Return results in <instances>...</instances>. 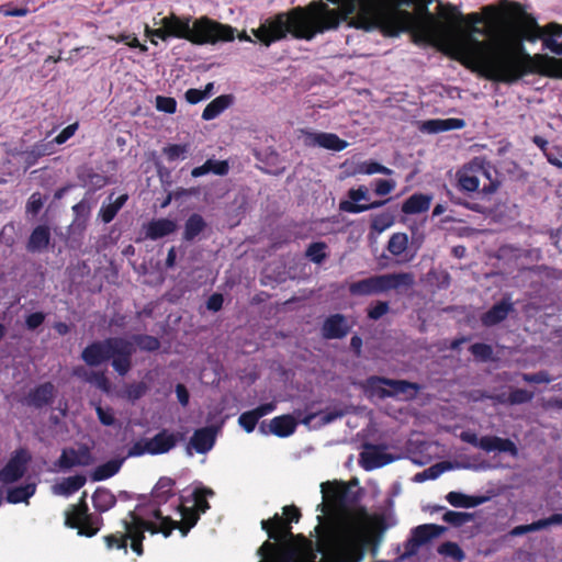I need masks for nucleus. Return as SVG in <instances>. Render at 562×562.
I'll list each match as a JSON object with an SVG mask.
<instances>
[{
	"mask_svg": "<svg viewBox=\"0 0 562 562\" xmlns=\"http://www.w3.org/2000/svg\"><path fill=\"white\" fill-rule=\"evenodd\" d=\"M209 494H181L180 510L183 519L193 527L200 518L202 513H205L209 508L206 496Z\"/></svg>",
	"mask_w": 562,
	"mask_h": 562,
	"instance_id": "11",
	"label": "nucleus"
},
{
	"mask_svg": "<svg viewBox=\"0 0 562 562\" xmlns=\"http://www.w3.org/2000/svg\"><path fill=\"white\" fill-rule=\"evenodd\" d=\"M438 553L450 557L457 561H462L465 557L460 546L452 541H446L438 547Z\"/></svg>",
	"mask_w": 562,
	"mask_h": 562,
	"instance_id": "49",
	"label": "nucleus"
},
{
	"mask_svg": "<svg viewBox=\"0 0 562 562\" xmlns=\"http://www.w3.org/2000/svg\"><path fill=\"white\" fill-rule=\"evenodd\" d=\"M86 482L87 477L82 474L68 476L54 486V492H78Z\"/></svg>",
	"mask_w": 562,
	"mask_h": 562,
	"instance_id": "42",
	"label": "nucleus"
},
{
	"mask_svg": "<svg viewBox=\"0 0 562 562\" xmlns=\"http://www.w3.org/2000/svg\"><path fill=\"white\" fill-rule=\"evenodd\" d=\"M414 276L409 272H394L371 276L369 278L350 283L351 295L369 296L385 293L401 288H411L414 284Z\"/></svg>",
	"mask_w": 562,
	"mask_h": 562,
	"instance_id": "7",
	"label": "nucleus"
},
{
	"mask_svg": "<svg viewBox=\"0 0 562 562\" xmlns=\"http://www.w3.org/2000/svg\"><path fill=\"white\" fill-rule=\"evenodd\" d=\"M55 143L52 142H40L33 146V148L27 153L26 161L29 165L34 164V161L42 156L52 155L55 151Z\"/></svg>",
	"mask_w": 562,
	"mask_h": 562,
	"instance_id": "46",
	"label": "nucleus"
},
{
	"mask_svg": "<svg viewBox=\"0 0 562 562\" xmlns=\"http://www.w3.org/2000/svg\"><path fill=\"white\" fill-rule=\"evenodd\" d=\"M218 428L206 426L194 430L187 446V454L192 456V450L205 454L211 451L215 445Z\"/></svg>",
	"mask_w": 562,
	"mask_h": 562,
	"instance_id": "12",
	"label": "nucleus"
},
{
	"mask_svg": "<svg viewBox=\"0 0 562 562\" xmlns=\"http://www.w3.org/2000/svg\"><path fill=\"white\" fill-rule=\"evenodd\" d=\"M187 150V146L184 145H169L164 148V153L170 161L184 158Z\"/></svg>",
	"mask_w": 562,
	"mask_h": 562,
	"instance_id": "64",
	"label": "nucleus"
},
{
	"mask_svg": "<svg viewBox=\"0 0 562 562\" xmlns=\"http://www.w3.org/2000/svg\"><path fill=\"white\" fill-rule=\"evenodd\" d=\"M55 392L56 390L54 384L50 382H45L31 390L25 398V402L29 406L42 408L53 402Z\"/></svg>",
	"mask_w": 562,
	"mask_h": 562,
	"instance_id": "20",
	"label": "nucleus"
},
{
	"mask_svg": "<svg viewBox=\"0 0 562 562\" xmlns=\"http://www.w3.org/2000/svg\"><path fill=\"white\" fill-rule=\"evenodd\" d=\"M72 375L103 392H109L110 390V382L104 372L92 371L82 366H78L72 369Z\"/></svg>",
	"mask_w": 562,
	"mask_h": 562,
	"instance_id": "24",
	"label": "nucleus"
},
{
	"mask_svg": "<svg viewBox=\"0 0 562 562\" xmlns=\"http://www.w3.org/2000/svg\"><path fill=\"white\" fill-rule=\"evenodd\" d=\"M160 26L150 31V35L162 41L170 37L183 38L195 45H216L221 42H232L235 38V29L220 23L207 16L192 19L180 18L173 13L161 18Z\"/></svg>",
	"mask_w": 562,
	"mask_h": 562,
	"instance_id": "2",
	"label": "nucleus"
},
{
	"mask_svg": "<svg viewBox=\"0 0 562 562\" xmlns=\"http://www.w3.org/2000/svg\"><path fill=\"white\" fill-rule=\"evenodd\" d=\"M156 108L158 111L172 114L176 112L177 102L173 98L157 95Z\"/></svg>",
	"mask_w": 562,
	"mask_h": 562,
	"instance_id": "59",
	"label": "nucleus"
},
{
	"mask_svg": "<svg viewBox=\"0 0 562 562\" xmlns=\"http://www.w3.org/2000/svg\"><path fill=\"white\" fill-rule=\"evenodd\" d=\"M481 449L485 452L507 453L514 458L518 456V448L513 440L497 436H483Z\"/></svg>",
	"mask_w": 562,
	"mask_h": 562,
	"instance_id": "19",
	"label": "nucleus"
},
{
	"mask_svg": "<svg viewBox=\"0 0 562 562\" xmlns=\"http://www.w3.org/2000/svg\"><path fill=\"white\" fill-rule=\"evenodd\" d=\"M124 529L127 530V541L131 540V548L137 554L142 555L144 552L143 540L145 539V529L142 526L137 527L127 525V520H124Z\"/></svg>",
	"mask_w": 562,
	"mask_h": 562,
	"instance_id": "39",
	"label": "nucleus"
},
{
	"mask_svg": "<svg viewBox=\"0 0 562 562\" xmlns=\"http://www.w3.org/2000/svg\"><path fill=\"white\" fill-rule=\"evenodd\" d=\"M124 459H112L97 467L90 474L93 482H99L112 477L122 468Z\"/></svg>",
	"mask_w": 562,
	"mask_h": 562,
	"instance_id": "35",
	"label": "nucleus"
},
{
	"mask_svg": "<svg viewBox=\"0 0 562 562\" xmlns=\"http://www.w3.org/2000/svg\"><path fill=\"white\" fill-rule=\"evenodd\" d=\"M283 515L284 518L276 514L273 518L261 521L262 529L268 532L270 539L283 541L291 537L292 532L290 524L297 522L301 517L299 508L294 505L284 506Z\"/></svg>",
	"mask_w": 562,
	"mask_h": 562,
	"instance_id": "9",
	"label": "nucleus"
},
{
	"mask_svg": "<svg viewBox=\"0 0 562 562\" xmlns=\"http://www.w3.org/2000/svg\"><path fill=\"white\" fill-rule=\"evenodd\" d=\"M358 479L353 477L349 482L341 480H333L321 483V492H352V488L358 486Z\"/></svg>",
	"mask_w": 562,
	"mask_h": 562,
	"instance_id": "43",
	"label": "nucleus"
},
{
	"mask_svg": "<svg viewBox=\"0 0 562 562\" xmlns=\"http://www.w3.org/2000/svg\"><path fill=\"white\" fill-rule=\"evenodd\" d=\"M91 206L87 200H81L77 204L72 206V212L75 214V223L82 221V223L86 222V220L89 217Z\"/></svg>",
	"mask_w": 562,
	"mask_h": 562,
	"instance_id": "58",
	"label": "nucleus"
},
{
	"mask_svg": "<svg viewBox=\"0 0 562 562\" xmlns=\"http://www.w3.org/2000/svg\"><path fill=\"white\" fill-rule=\"evenodd\" d=\"M408 248V236L405 233H394L387 243V250L393 256H402Z\"/></svg>",
	"mask_w": 562,
	"mask_h": 562,
	"instance_id": "44",
	"label": "nucleus"
},
{
	"mask_svg": "<svg viewBox=\"0 0 562 562\" xmlns=\"http://www.w3.org/2000/svg\"><path fill=\"white\" fill-rule=\"evenodd\" d=\"M95 412L102 425L113 426L115 424V417L112 408H103L101 405H95Z\"/></svg>",
	"mask_w": 562,
	"mask_h": 562,
	"instance_id": "61",
	"label": "nucleus"
},
{
	"mask_svg": "<svg viewBox=\"0 0 562 562\" xmlns=\"http://www.w3.org/2000/svg\"><path fill=\"white\" fill-rule=\"evenodd\" d=\"M373 385H386L390 389L383 390V396L405 395L406 398L414 397L419 391V385L404 380H392L387 378L374 376L370 379Z\"/></svg>",
	"mask_w": 562,
	"mask_h": 562,
	"instance_id": "13",
	"label": "nucleus"
},
{
	"mask_svg": "<svg viewBox=\"0 0 562 562\" xmlns=\"http://www.w3.org/2000/svg\"><path fill=\"white\" fill-rule=\"evenodd\" d=\"M457 178L460 190L465 192L477 191L482 178L487 181V183H483L481 190L485 195L495 193L501 186L497 170L490 161L482 157H475L463 166L457 172Z\"/></svg>",
	"mask_w": 562,
	"mask_h": 562,
	"instance_id": "5",
	"label": "nucleus"
},
{
	"mask_svg": "<svg viewBox=\"0 0 562 562\" xmlns=\"http://www.w3.org/2000/svg\"><path fill=\"white\" fill-rule=\"evenodd\" d=\"M543 45L550 52L562 55V25L551 23L542 31Z\"/></svg>",
	"mask_w": 562,
	"mask_h": 562,
	"instance_id": "27",
	"label": "nucleus"
},
{
	"mask_svg": "<svg viewBox=\"0 0 562 562\" xmlns=\"http://www.w3.org/2000/svg\"><path fill=\"white\" fill-rule=\"evenodd\" d=\"M431 196L423 193L411 195L402 205L405 214H418L426 212L430 207Z\"/></svg>",
	"mask_w": 562,
	"mask_h": 562,
	"instance_id": "33",
	"label": "nucleus"
},
{
	"mask_svg": "<svg viewBox=\"0 0 562 562\" xmlns=\"http://www.w3.org/2000/svg\"><path fill=\"white\" fill-rule=\"evenodd\" d=\"M470 351L476 359L481 361L490 360L493 355V348L490 345L483 342L473 344L470 347Z\"/></svg>",
	"mask_w": 562,
	"mask_h": 562,
	"instance_id": "53",
	"label": "nucleus"
},
{
	"mask_svg": "<svg viewBox=\"0 0 562 562\" xmlns=\"http://www.w3.org/2000/svg\"><path fill=\"white\" fill-rule=\"evenodd\" d=\"M552 525H562V514H552L548 518L539 519L528 525H519L509 531L513 537L522 536L531 531H537Z\"/></svg>",
	"mask_w": 562,
	"mask_h": 562,
	"instance_id": "28",
	"label": "nucleus"
},
{
	"mask_svg": "<svg viewBox=\"0 0 562 562\" xmlns=\"http://www.w3.org/2000/svg\"><path fill=\"white\" fill-rule=\"evenodd\" d=\"M350 326L341 314H334L327 317L322 326V336L325 339H341L347 336Z\"/></svg>",
	"mask_w": 562,
	"mask_h": 562,
	"instance_id": "18",
	"label": "nucleus"
},
{
	"mask_svg": "<svg viewBox=\"0 0 562 562\" xmlns=\"http://www.w3.org/2000/svg\"><path fill=\"white\" fill-rule=\"evenodd\" d=\"M233 102V98L228 94H222L214 100H212L203 110L202 119L205 121H211L217 117L222 112H224Z\"/></svg>",
	"mask_w": 562,
	"mask_h": 562,
	"instance_id": "34",
	"label": "nucleus"
},
{
	"mask_svg": "<svg viewBox=\"0 0 562 562\" xmlns=\"http://www.w3.org/2000/svg\"><path fill=\"white\" fill-rule=\"evenodd\" d=\"M394 224V216L384 212L381 214H376L371 220V228L376 233H382L385 229L390 228Z\"/></svg>",
	"mask_w": 562,
	"mask_h": 562,
	"instance_id": "51",
	"label": "nucleus"
},
{
	"mask_svg": "<svg viewBox=\"0 0 562 562\" xmlns=\"http://www.w3.org/2000/svg\"><path fill=\"white\" fill-rule=\"evenodd\" d=\"M453 469V465L449 461L438 462L424 471L416 473L413 477L414 482H425L427 480H436L443 472Z\"/></svg>",
	"mask_w": 562,
	"mask_h": 562,
	"instance_id": "38",
	"label": "nucleus"
},
{
	"mask_svg": "<svg viewBox=\"0 0 562 562\" xmlns=\"http://www.w3.org/2000/svg\"><path fill=\"white\" fill-rule=\"evenodd\" d=\"M446 499L453 507L471 508L491 499V495L447 494Z\"/></svg>",
	"mask_w": 562,
	"mask_h": 562,
	"instance_id": "31",
	"label": "nucleus"
},
{
	"mask_svg": "<svg viewBox=\"0 0 562 562\" xmlns=\"http://www.w3.org/2000/svg\"><path fill=\"white\" fill-rule=\"evenodd\" d=\"M465 126L462 119H431L423 121L419 130L423 133L437 134L446 131L461 130Z\"/></svg>",
	"mask_w": 562,
	"mask_h": 562,
	"instance_id": "21",
	"label": "nucleus"
},
{
	"mask_svg": "<svg viewBox=\"0 0 562 562\" xmlns=\"http://www.w3.org/2000/svg\"><path fill=\"white\" fill-rule=\"evenodd\" d=\"M167 494H150L146 499L144 497L135 507L134 510L128 513L130 521L127 525L150 531L151 533H162L169 537L171 532L179 527V522L171 519L169 516H164L160 509L161 502H167Z\"/></svg>",
	"mask_w": 562,
	"mask_h": 562,
	"instance_id": "4",
	"label": "nucleus"
},
{
	"mask_svg": "<svg viewBox=\"0 0 562 562\" xmlns=\"http://www.w3.org/2000/svg\"><path fill=\"white\" fill-rule=\"evenodd\" d=\"M533 398V393L524 389H515L508 395V402L512 405L525 404Z\"/></svg>",
	"mask_w": 562,
	"mask_h": 562,
	"instance_id": "54",
	"label": "nucleus"
},
{
	"mask_svg": "<svg viewBox=\"0 0 562 562\" xmlns=\"http://www.w3.org/2000/svg\"><path fill=\"white\" fill-rule=\"evenodd\" d=\"M92 503L98 512L104 513L115 505V494H92Z\"/></svg>",
	"mask_w": 562,
	"mask_h": 562,
	"instance_id": "50",
	"label": "nucleus"
},
{
	"mask_svg": "<svg viewBox=\"0 0 562 562\" xmlns=\"http://www.w3.org/2000/svg\"><path fill=\"white\" fill-rule=\"evenodd\" d=\"M385 528L384 519L379 518L375 520L374 526L363 533H358L353 529V544H348L334 551L326 557L325 562H361L364 558L363 548H379Z\"/></svg>",
	"mask_w": 562,
	"mask_h": 562,
	"instance_id": "6",
	"label": "nucleus"
},
{
	"mask_svg": "<svg viewBox=\"0 0 562 562\" xmlns=\"http://www.w3.org/2000/svg\"><path fill=\"white\" fill-rule=\"evenodd\" d=\"M50 241V231L46 225L36 226L27 240L26 249L30 252H41L45 250Z\"/></svg>",
	"mask_w": 562,
	"mask_h": 562,
	"instance_id": "26",
	"label": "nucleus"
},
{
	"mask_svg": "<svg viewBox=\"0 0 562 562\" xmlns=\"http://www.w3.org/2000/svg\"><path fill=\"white\" fill-rule=\"evenodd\" d=\"M206 228V222L200 214H192L184 223L183 239L194 240Z\"/></svg>",
	"mask_w": 562,
	"mask_h": 562,
	"instance_id": "37",
	"label": "nucleus"
},
{
	"mask_svg": "<svg viewBox=\"0 0 562 562\" xmlns=\"http://www.w3.org/2000/svg\"><path fill=\"white\" fill-rule=\"evenodd\" d=\"M323 501L318 504V507H322V512L324 515L335 516L338 514L340 507L344 505L345 501L352 499L353 504L360 501V496L362 494H327L324 493Z\"/></svg>",
	"mask_w": 562,
	"mask_h": 562,
	"instance_id": "23",
	"label": "nucleus"
},
{
	"mask_svg": "<svg viewBox=\"0 0 562 562\" xmlns=\"http://www.w3.org/2000/svg\"><path fill=\"white\" fill-rule=\"evenodd\" d=\"M114 193H111L108 198V203L103 202L101 209L99 211V217L105 224L112 222L119 211L124 206L126 201L128 200L127 194H122L113 200Z\"/></svg>",
	"mask_w": 562,
	"mask_h": 562,
	"instance_id": "29",
	"label": "nucleus"
},
{
	"mask_svg": "<svg viewBox=\"0 0 562 562\" xmlns=\"http://www.w3.org/2000/svg\"><path fill=\"white\" fill-rule=\"evenodd\" d=\"M514 310L510 299L504 297L481 316V323L486 327L495 326L505 321Z\"/></svg>",
	"mask_w": 562,
	"mask_h": 562,
	"instance_id": "17",
	"label": "nucleus"
},
{
	"mask_svg": "<svg viewBox=\"0 0 562 562\" xmlns=\"http://www.w3.org/2000/svg\"><path fill=\"white\" fill-rule=\"evenodd\" d=\"M375 173L390 176L393 173V170L373 160L361 161L353 169V175L371 176Z\"/></svg>",
	"mask_w": 562,
	"mask_h": 562,
	"instance_id": "41",
	"label": "nucleus"
},
{
	"mask_svg": "<svg viewBox=\"0 0 562 562\" xmlns=\"http://www.w3.org/2000/svg\"><path fill=\"white\" fill-rule=\"evenodd\" d=\"M91 462V453L88 448H68L61 451L60 457L54 463L57 471L66 472L75 467H85Z\"/></svg>",
	"mask_w": 562,
	"mask_h": 562,
	"instance_id": "15",
	"label": "nucleus"
},
{
	"mask_svg": "<svg viewBox=\"0 0 562 562\" xmlns=\"http://www.w3.org/2000/svg\"><path fill=\"white\" fill-rule=\"evenodd\" d=\"M325 244L324 243H313L308 246L306 250V256L315 263H321L325 257Z\"/></svg>",
	"mask_w": 562,
	"mask_h": 562,
	"instance_id": "55",
	"label": "nucleus"
},
{
	"mask_svg": "<svg viewBox=\"0 0 562 562\" xmlns=\"http://www.w3.org/2000/svg\"><path fill=\"white\" fill-rule=\"evenodd\" d=\"M135 346L123 337H110L89 344L81 351L82 361L89 367H99L109 360L113 370L125 376L132 369V357Z\"/></svg>",
	"mask_w": 562,
	"mask_h": 562,
	"instance_id": "3",
	"label": "nucleus"
},
{
	"mask_svg": "<svg viewBox=\"0 0 562 562\" xmlns=\"http://www.w3.org/2000/svg\"><path fill=\"white\" fill-rule=\"evenodd\" d=\"M177 435L164 429L153 438L147 439V451L149 454H162L170 451L177 445Z\"/></svg>",
	"mask_w": 562,
	"mask_h": 562,
	"instance_id": "22",
	"label": "nucleus"
},
{
	"mask_svg": "<svg viewBox=\"0 0 562 562\" xmlns=\"http://www.w3.org/2000/svg\"><path fill=\"white\" fill-rule=\"evenodd\" d=\"M467 20L473 25L469 34L457 38L453 44L458 57L490 80L508 83L518 80L526 72V64L515 49L505 43L490 45L479 41L474 34L485 35V31L475 25L482 23V18L471 13Z\"/></svg>",
	"mask_w": 562,
	"mask_h": 562,
	"instance_id": "1",
	"label": "nucleus"
},
{
	"mask_svg": "<svg viewBox=\"0 0 562 562\" xmlns=\"http://www.w3.org/2000/svg\"><path fill=\"white\" fill-rule=\"evenodd\" d=\"M521 379L527 383H550L552 378L547 371H539L537 373H522Z\"/></svg>",
	"mask_w": 562,
	"mask_h": 562,
	"instance_id": "62",
	"label": "nucleus"
},
{
	"mask_svg": "<svg viewBox=\"0 0 562 562\" xmlns=\"http://www.w3.org/2000/svg\"><path fill=\"white\" fill-rule=\"evenodd\" d=\"M258 420V417L252 411L245 412L238 417V424L246 432L254 431Z\"/></svg>",
	"mask_w": 562,
	"mask_h": 562,
	"instance_id": "56",
	"label": "nucleus"
},
{
	"mask_svg": "<svg viewBox=\"0 0 562 562\" xmlns=\"http://www.w3.org/2000/svg\"><path fill=\"white\" fill-rule=\"evenodd\" d=\"M384 204H385V201H375V202H372L369 204H356V203H351V202H340L339 209H340V211H344L347 213L358 214V213H362V212H366L369 210L381 207Z\"/></svg>",
	"mask_w": 562,
	"mask_h": 562,
	"instance_id": "48",
	"label": "nucleus"
},
{
	"mask_svg": "<svg viewBox=\"0 0 562 562\" xmlns=\"http://www.w3.org/2000/svg\"><path fill=\"white\" fill-rule=\"evenodd\" d=\"M177 228L175 221L169 218L153 220L144 226L145 237L150 240H157L172 234Z\"/></svg>",
	"mask_w": 562,
	"mask_h": 562,
	"instance_id": "25",
	"label": "nucleus"
},
{
	"mask_svg": "<svg viewBox=\"0 0 562 562\" xmlns=\"http://www.w3.org/2000/svg\"><path fill=\"white\" fill-rule=\"evenodd\" d=\"M103 540L109 550L123 549L127 552V530L106 535L103 537Z\"/></svg>",
	"mask_w": 562,
	"mask_h": 562,
	"instance_id": "47",
	"label": "nucleus"
},
{
	"mask_svg": "<svg viewBox=\"0 0 562 562\" xmlns=\"http://www.w3.org/2000/svg\"><path fill=\"white\" fill-rule=\"evenodd\" d=\"M305 136L306 144L310 146H318L334 151H341L348 146L346 140L334 133L305 132Z\"/></svg>",
	"mask_w": 562,
	"mask_h": 562,
	"instance_id": "16",
	"label": "nucleus"
},
{
	"mask_svg": "<svg viewBox=\"0 0 562 562\" xmlns=\"http://www.w3.org/2000/svg\"><path fill=\"white\" fill-rule=\"evenodd\" d=\"M297 423L291 415L277 416L270 420V431L281 438L289 437L296 429Z\"/></svg>",
	"mask_w": 562,
	"mask_h": 562,
	"instance_id": "30",
	"label": "nucleus"
},
{
	"mask_svg": "<svg viewBox=\"0 0 562 562\" xmlns=\"http://www.w3.org/2000/svg\"><path fill=\"white\" fill-rule=\"evenodd\" d=\"M32 454L26 448L14 450L7 464L0 470V482L11 484L18 482L26 472Z\"/></svg>",
	"mask_w": 562,
	"mask_h": 562,
	"instance_id": "10",
	"label": "nucleus"
},
{
	"mask_svg": "<svg viewBox=\"0 0 562 562\" xmlns=\"http://www.w3.org/2000/svg\"><path fill=\"white\" fill-rule=\"evenodd\" d=\"M442 519L452 526L460 527L470 519V515L467 513L447 510Z\"/></svg>",
	"mask_w": 562,
	"mask_h": 562,
	"instance_id": "57",
	"label": "nucleus"
},
{
	"mask_svg": "<svg viewBox=\"0 0 562 562\" xmlns=\"http://www.w3.org/2000/svg\"><path fill=\"white\" fill-rule=\"evenodd\" d=\"M88 494H82L77 504L70 505L65 510V526L77 529L79 536L93 537L100 530L101 520L89 513L86 501Z\"/></svg>",
	"mask_w": 562,
	"mask_h": 562,
	"instance_id": "8",
	"label": "nucleus"
},
{
	"mask_svg": "<svg viewBox=\"0 0 562 562\" xmlns=\"http://www.w3.org/2000/svg\"><path fill=\"white\" fill-rule=\"evenodd\" d=\"M398 457L386 452L385 448L380 446H367L360 453V464L363 469L370 471L381 467H384Z\"/></svg>",
	"mask_w": 562,
	"mask_h": 562,
	"instance_id": "14",
	"label": "nucleus"
},
{
	"mask_svg": "<svg viewBox=\"0 0 562 562\" xmlns=\"http://www.w3.org/2000/svg\"><path fill=\"white\" fill-rule=\"evenodd\" d=\"M443 530L445 528L439 525L425 524L415 527L412 530V536L423 546L431 539L439 537Z\"/></svg>",
	"mask_w": 562,
	"mask_h": 562,
	"instance_id": "36",
	"label": "nucleus"
},
{
	"mask_svg": "<svg viewBox=\"0 0 562 562\" xmlns=\"http://www.w3.org/2000/svg\"><path fill=\"white\" fill-rule=\"evenodd\" d=\"M390 310L387 302L379 301L368 310V317L373 321L380 319Z\"/></svg>",
	"mask_w": 562,
	"mask_h": 562,
	"instance_id": "63",
	"label": "nucleus"
},
{
	"mask_svg": "<svg viewBox=\"0 0 562 562\" xmlns=\"http://www.w3.org/2000/svg\"><path fill=\"white\" fill-rule=\"evenodd\" d=\"M130 341L143 351L151 352L160 348L159 339L150 335H133Z\"/></svg>",
	"mask_w": 562,
	"mask_h": 562,
	"instance_id": "45",
	"label": "nucleus"
},
{
	"mask_svg": "<svg viewBox=\"0 0 562 562\" xmlns=\"http://www.w3.org/2000/svg\"><path fill=\"white\" fill-rule=\"evenodd\" d=\"M148 390V386L145 382H136L131 383L124 389V397L130 402L134 403L135 401L143 397Z\"/></svg>",
	"mask_w": 562,
	"mask_h": 562,
	"instance_id": "52",
	"label": "nucleus"
},
{
	"mask_svg": "<svg viewBox=\"0 0 562 562\" xmlns=\"http://www.w3.org/2000/svg\"><path fill=\"white\" fill-rule=\"evenodd\" d=\"M373 183L374 192L380 196L390 194L396 187V182L394 180L376 179Z\"/></svg>",
	"mask_w": 562,
	"mask_h": 562,
	"instance_id": "60",
	"label": "nucleus"
},
{
	"mask_svg": "<svg viewBox=\"0 0 562 562\" xmlns=\"http://www.w3.org/2000/svg\"><path fill=\"white\" fill-rule=\"evenodd\" d=\"M229 171V166L226 160L207 159L202 166L195 167L191 171L193 178H199L207 173L217 176H225Z\"/></svg>",
	"mask_w": 562,
	"mask_h": 562,
	"instance_id": "32",
	"label": "nucleus"
},
{
	"mask_svg": "<svg viewBox=\"0 0 562 562\" xmlns=\"http://www.w3.org/2000/svg\"><path fill=\"white\" fill-rule=\"evenodd\" d=\"M81 184L91 191L99 190L108 183L105 176L93 172L91 169H86L78 175Z\"/></svg>",
	"mask_w": 562,
	"mask_h": 562,
	"instance_id": "40",
	"label": "nucleus"
}]
</instances>
